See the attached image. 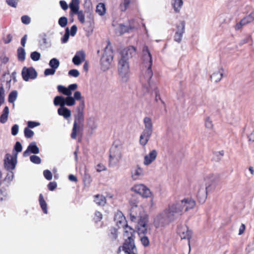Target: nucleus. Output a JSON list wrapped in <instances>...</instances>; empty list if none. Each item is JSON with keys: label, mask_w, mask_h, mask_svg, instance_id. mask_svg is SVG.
<instances>
[{"label": "nucleus", "mask_w": 254, "mask_h": 254, "mask_svg": "<svg viewBox=\"0 0 254 254\" xmlns=\"http://www.w3.org/2000/svg\"><path fill=\"white\" fill-rule=\"evenodd\" d=\"M126 228H128V230H125L124 234L125 242L123 246H120L119 248L123 250H127L130 252L131 254H137V249L134 241L135 232L128 225H126Z\"/></svg>", "instance_id": "nucleus-2"}, {"label": "nucleus", "mask_w": 254, "mask_h": 254, "mask_svg": "<svg viewBox=\"0 0 254 254\" xmlns=\"http://www.w3.org/2000/svg\"><path fill=\"white\" fill-rule=\"evenodd\" d=\"M94 201L98 205L103 206L106 203V198L102 195H96L95 196Z\"/></svg>", "instance_id": "nucleus-31"}, {"label": "nucleus", "mask_w": 254, "mask_h": 254, "mask_svg": "<svg viewBox=\"0 0 254 254\" xmlns=\"http://www.w3.org/2000/svg\"><path fill=\"white\" fill-rule=\"evenodd\" d=\"M58 91L64 95H71L72 92L68 90V87H66L63 85H59L57 86Z\"/></svg>", "instance_id": "nucleus-33"}, {"label": "nucleus", "mask_w": 254, "mask_h": 254, "mask_svg": "<svg viewBox=\"0 0 254 254\" xmlns=\"http://www.w3.org/2000/svg\"><path fill=\"white\" fill-rule=\"evenodd\" d=\"M65 97L62 96H57L54 98V104L56 106H60V108L65 106Z\"/></svg>", "instance_id": "nucleus-22"}, {"label": "nucleus", "mask_w": 254, "mask_h": 254, "mask_svg": "<svg viewBox=\"0 0 254 254\" xmlns=\"http://www.w3.org/2000/svg\"><path fill=\"white\" fill-rule=\"evenodd\" d=\"M39 203L41 206V208H42L43 212L45 214L48 213V210H47V204L46 201H45L44 199V197L42 195V194H40L39 195Z\"/></svg>", "instance_id": "nucleus-27"}, {"label": "nucleus", "mask_w": 254, "mask_h": 254, "mask_svg": "<svg viewBox=\"0 0 254 254\" xmlns=\"http://www.w3.org/2000/svg\"><path fill=\"white\" fill-rule=\"evenodd\" d=\"M22 76L24 80L27 81L31 79H35L37 76V73L33 67H24L22 70Z\"/></svg>", "instance_id": "nucleus-9"}, {"label": "nucleus", "mask_w": 254, "mask_h": 254, "mask_svg": "<svg viewBox=\"0 0 254 254\" xmlns=\"http://www.w3.org/2000/svg\"><path fill=\"white\" fill-rule=\"evenodd\" d=\"M96 11L101 16L104 15L106 12L105 4L103 3H99L96 6Z\"/></svg>", "instance_id": "nucleus-34"}, {"label": "nucleus", "mask_w": 254, "mask_h": 254, "mask_svg": "<svg viewBox=\"0 0 254 254\" xmlns=\"http://www.w3.org/2000/svg\"><path fill=\"white\" fill-rule=\"evenodd\" d=\"M131 190L139 194L144 197H148L151 195L150 190L142 184L134 186L131 188Z\"/></svg>", "instance_id": "nucleus-8"}, {"label": "nucleus", "mask_w": 254, "mask_h": 254, "mask_svg": "<svg viewBox=\"0 0 254 254\" xmlns=\"http://www.w3.org/2000/svg\"><path fill=\"white\" fill-rule=\"evenodd\" d=\"M172 5L176 13H179L183 5V0H172Z\"/></svg>", "instance_id": "nucleus-23"}, {"label": "nucleus", "mask_w": 254, "mask_h": 254, "mask_svg": "<svg viewBox=\"0 0 254 254\" xmlns=\"http://www.w3.org/2000/svg\"><path fill=\"white\" fill-rule=\"evenodd\" d=\"M28 150H30V153L37 154L39 153V148L37 146L35 142H32L29 144L28 146Z\"/></svg>", "instance_id": "nucleus-28"}, {"label": "nucleus", "mask_w": 254, "mask_h": 254, "mask_svg": "<svg viewBox=\"0 0 254 254\" xmlns=\"http://www.w3.org/2000/svg\"><path fill=\"white\" fill-rule=\"evenodd\" d=\"M84 12L87 14L86 17L89 19V22L91 23L93 21V16L92 13V6L89 0H84Z\"/></svg>", "instance_id": "nucleus-15"}, {"label": "nucleus", "mask_w": 254, "mask_h": 254, "mask_svg": "<svg viewBox=\"0 0 254 254\" xmlns=\"http://www.w3.org/2000/svg\"><path fill=\"white\" fill-rule=\"evenodd\" d=\"M69 30L68 27H66L65 30V33L64 35V36L61 39L62 43L64 44L66 43L69 39Z\"/></svg>", "instance_id": "nucleus-47"}, {"label": "nucleus", "mask_w": 254, "mask_h": 254, "mask_svg": "<svg viewBox=\"0 0 254 254\" xmlns=\"http://www.w3.org/2000/svg\"><path fill=\"white\" fill-rule=\"evenodd\" d=\"M13 177H14V174H13V172L9 171L8 173H7V175H6V177L5 178L4 180L6 181H7L8 183H9L10 182H11L12 180Z\"/></svg>", "instance_id": "nucleus-57"}, {"label": "nucleus", "mask_w": 254, "mask_h": 254, "mask_svg": "<svg viewBox=\"0 0 254 254\" xmlns=\"http://www.w3.org/2000/svg\"><path fill=\"white\" fill-rule=\"evenodd\" d=\"M157 152L156 150H152L148 155L145 156L144 164L148 165L153 162L156 158Z\"/></svg>", "instance_id": "nucleus-19"}, {"label": "nucleus", "mask_w": 254, "mask_h": 254, "mask_svg": "<svg viewBox=\"0 0 254 254\" xmlns=\"http://www.w3.org/2000/svg\"><path fill=\"white\" fill-rule=\"evenodd\" d=\"M4 161V167L7 170L15 169L17 163L15 156H12L9 154H6Z\"/></svg>", "instance_id": "nucleus-11"}, {"label": "nucleus", "mask_w": 254, "mask_h": 254, "mask_svg": "<svg viewBox=\"0 0 254 254\" xmlns=\"http://www.w3.org/2000/svg\"><path fill=\"white\" fill-rule=\"evenodd\" d=\"M58 113L60 116L64 117L65 119H67L71 116V111L65 106L59 108L58 109Z\"/></svg>", "instance_id": "nucleus-21"}, {"label": "nucleus", "mask_w": 254, "mask_h": 254, "mask_svg": "<svg viewBox=\"0 0 254 254\" xmlns=\"http://www.w3.org/2000/svg\"><path fill=\"white\" fill-rule=\"evenodd\" d=\"M56 72V70L53 68H47L44 71V74L46 76L49 75H54Z\"/></svg>", "instance_id": "nucleus-60"}, {"label": "nucleus", "mask_w": 254, "mask_h": 254, "mask_svg": "<svg viewBox=\"0 0 254 254\" xmlns=\"http://www.w3.org/2000/svg\"><path fill=\"white\" fill-rule=\"evenodd\" d=\"M132 0H123V2L120 5V9L121 11H125Z\"/></svg>", "instance_id": "nucleus-39"}, {"label": "nucleus", "mask_w": 254, "mask_h": 254, "mask_svg": "<svg viewBox=\"0 0 254 254\" xmlns=\"http://www.w3.org/2000/svg\"><path fill=\"white\" fill-rule=\"evenodd\" d=\"M148 222V216L146 215L139 216V219L138 222V226H146Z\"/></svg>", "instance_id": "nucleus-37"}, {"label": "nucleus", "mask_w": 254, "mask_h": 254, "mask_svg": "<svg viewBox=\"0 0 254 254\" xmlns=\"http://www.w3.org/2000/svg\"><path fill=\"white\" fill-rule=\"evenodd\" d=\"M144 128L145 129L153 130V124L150 118L145 117L143 119Z\"/></svg>", "instance_id": "nucleus-29"}, {"label": "nucleus", "mask_w": 254, "mask_h": 254, "mask_svg": "<svg viewBox=\"0 0 254 254\" xmlns=\"http://www.w3.org/2000/svg\"><path fill=\"white\" fill-rule=\"evenodd\" d=\"M121 157V155L120 152H118L117 154H113V149L111 150L110 152V162H111L112 160H115L114 163H116L119 161Z\"/></svg>", "instance_id": "nucleus-40"}, {"label": "nucleus", "mask_w": 254, "mask_h": 254, "mask_svg": "<svg viewBox=\"0 0 254 254\" xmlns=\"http://www.w3.org/2000/svg\"><path fill=\"white\" fill-rule=\"evenodd\" d=\"M25 51L23 48L19 47L17 49V58L19 61L23 62L25 59Z\"/></svg>", "instance_id": "nucleus-32"}, {"label": "nucleus", "mask_w": 254, "mask_h": 254, "mask_svg": "<svg viewBox=\"0 0 254 254\" xmlns=\"http://www.w3.org/2000/svg\"><path fill=\"white\" fill-rule=\"evenodd\" d=\"M68 20L65 16L60 17L58 20V24L62 27H64L67 24Z\"/></svg>", "instance_id": "nucleus-46"}, {"label": "nucleus", "mask_w": 254, "mask_h": 254, "mask_svg": "<svg viewBox=\"0 0 254 254\" xmlns=\"http://www.w3.org/2000/svg\"><path fill=\"white\" fill-rule=\"evenodd\" d=\"M8 195L7 190L5 188H2L0 190V201H5L7 200Z\"/></svg>", "instance_id": "nucleus-35"}, {"label": "nucleus", "mask_w": 254, "mask_h": 254, "mask_svg": "<svg viewBox=\"0 0 254 254\" xmlns=\"http://www.w3.org/2000/svg\"><path fill=\"white\" fill-rule=\"evenodd\" d=\"M113 51L110 41H107V45L105 48L104 53L100 60L101 69L103 71L108 69L113 59Z\"/></svg>", "instance_id": "nucleus-4"}, {"label": "nucleus", "mask_w": 254, "mask_h": 254, "mask_svg": "<svg viewBox=\"0 0 254 254\" xmlns=\"http://www.w3.org/2000/svg\"><path fill=\"white\" fill-rule=\"evenodd\" d=\"M77 27L75 25H72L70 28V31H69V35L71 36H74L77 32Z\"/></svg>", "instance_id": "nucleus-64"}, {"label": "nucleus", "mask_w": 254, "mask_h": 254, "mask_svg": "<svg viewBox=\"0 0 254 254\" xmlns=\"http://www.w3.org/2000/svg\"><path fill=\"white\" fill-rule=\"evenodd\" d=\"M19 130V126L18 125H14L11 127V134L15 136L16 135L18 132Z\"/></svg>", "instance_id": "nucleus-63"}, {"label": "nucleus", "mask_w": 254, "mask_h": 254, "mask_svg": "<svg viewBox=\"0 0 254 254\" xmlns=\"http://www.w3.org/2000/svg\"><path fill=\"white\" fill-rule=\"evenodd\" d=\"M217 183L214 181H211L210 182L207 183L204 186V187L207 190V192L209 193L213 190L216 188Z\"/></svg>", "instance_id": "nucleus-30"}, {"label": "nucleus", "mask_w": 254, "mask_h": 254, "mask_svg": "<svg viewBox=\"0 0 254 254\" xmlns=\"http://www.w3.org/2000/svg\"><path fill=\"white\" fill-rule=\"evenodd\" d=\"M109 237L111 241H114L116 240L118 237L117 230L114 228H111L110 229V233L109 234Z\"/></svg>", "instance_id": "nucleus-42"}, {"label": "nucleus", "mask_w": 254, "mask_h": 254, "mask_svg": "<svg viewBox=\"0 0 254 254\" xmlns=\"http://www.w3.org/2000/svg\"><path fill=\"white\" fill-rule=\"evenodd\" d=\"M21 21L24 24H28L30 23V18L27 15H23L21 17Z\"/></svg>", "instance_id": "nucleus-61"}, {"label": "nucleus", "mask_w": 254, "mask_h": 254, "mask_svg": "<svg viewBox=\"0 0 254 254\" xmlns=\"http://www.w3.org/2000/svg\"><path fill=\"white\" fill-rule=\"evenodd\" d=\"M79 74V72L76 69H72L68 71V75L74 77H78Z\"/></svg>", "instance_id": "nucleus-55"}, {"label": "nucleus", "mask_w": 254, "mask_h": 254, "mask_svg": "<svg viewBox=\"0 0 254 254\" xmlns=\"http://www.w3.org/2000/svg\"><path fill=\"white\" fill-rule=\"evenodd\" d=\"M153 130L144 129L140 136L139 142L142 146H145L149 141L152 134Z\"/></svg>", "instance_id": "nucleus-16"}, {"label": "nucleus", "mask_w": 254, "mask_h": 254, "mask_svg": "<svg viewBox=\"0 0 254 254\" xmlns=\"http://www.w3.org/2000/svg\"><path fill=\"white\" fill-rule=\"evenodd\" d=\"M30 57L33 61H37L40 59L41 54L37 51H34L31 53Z\"/></svg>", "instance_id": "nucleus-49"}, {"label": "nucleus", "mask_w": 254, "mask_h": 254, "mask_svg": "<svg viewBox=\"0 0 254 254\" xmlns=\"http://www.w3.org/2000/svg\"><path fill=\"white\" fill-rule=\"evenodd\" d=\"M119 73L125 81H127L129 73V64L128 61L120 60L118 67Z\"/></svg>", "instance_id": "nucleus-7"}, {"label": "nucleus", "mask_w": 254, "mask_h": 254, "mask_svg": "<svg viewBox=\"0 0 254 254\" xmlns=\"http://www.w3.org/2000/svg\"><path fill=\"white\" fill-rule=\"evenodd\" d=\"M60 63L59 60L57 58H53L49 62V65L51 68L55 69V70L57 69Z\"/></svg>", "instance_id": "nucleus-36"}, {"label": "nucleus", "mask_w": 254, "mask_h": 254, "mask_svg": "<svg viewBox=\"0 0 254 254\" xmlns=\"http://www.w3.org/2000/svg\"><path fill=\"white\" fill-rule=\"evenodd\" d=\"M114 220L119 228L122 227L124 228L125 231L128 230V228H126V225H127V224H126V218L121 211H119L115 214Z\"/></svg>", "instance_id": "nucleus-13"}, {"label": "nucleus", "mask_w": 254, "mask_h": 254, "mask_svg": "<svg viewBox=\"0 0 254 254\" xmlns=\"http://www.w3.org/2000/svg\"><path fill=\"white\" fill-rule=\"evenodd\" d=\"M148 85H149V88L150 89H153L154 90V92H155V101L156 102H158V100H160L162 103L163 104L164 106V108H165V111H166V106H165V103L163 101H162L161 99V98L160 97V95H159V91L158 90V88L157 87H156L153 84H151V81H150V84H149V83L148 82Z\"/></svg>", "instance_id": "nucleus-24"}, {"label": "nucleus", "mask_w": 254, "mask_h": 254, "mask_svg": "<svg viewBox=\"0 0 254 254\" xmlns=\"http://www.w3.org/2000/svg\"><path fill=\"white\" fill-rule=\"evenodd\" d=\"M178 215L176 211L172 208V205L158 214L154 218V224L156 228L164 227L173 221Z\"/></svg>", "instance_id": "nucleus-1"}, {"label": "nucleus", "mask_w": 254, "mask_h": 254, "mask_svg": "<svg viewBox=\"0 0 254 254\" xmlns=\"http://www.w3.org/2000/svg\"><path fill=\"white\" fill-rule=\"evenodd\" d=\"M30 160L31 162L36 164H39L41 162V158L39 156L34 155L30 157Z\"/></svg>", "instance_id": "nucleus-50"}, {"label": "nucleus", "mask_w": 254, "mask_h": 254, "mask_svg": "<svg viewBox=\"0 0 254 254\" xmlns=\"http://www.w3.org/2000/svg\"><path fill=\"white\" fill-rule=\"evenodd\" d=\"M84 122V112H77L75 116L71 137L75 139L77 134H79L82 131L83 123Z\"/></svg>", "instance_id": "nucleus-6"}, {"label": "nucleus", "mask_w": 254, "mask_h": 254, "mask_svg": "<svg viewBox=\"0 0 254 254\" xmlns=\"http://www.w3.org/2000/svg\"><path fill=\"white\" fill-rule=\"evenodd\" d=\"M186 23L185 21H181L179 25H177V31L174 35V41L180 43L182 41L183 34L185 31Z\"/></svg>", "instance_id": "nucleus-10"}, {"label": "nucleus", "mask_w": 254, "mask_h": 254, "mask_svg": "<svg viewBox=\"0 0 254 254\" xmlns=\"http://www.w3.org/2000/svg\"><path fill=\"white\" fill-rule=\"evenodd\" d=\"M73 98H74L75 101L76 100H77V101L80 100L81 101V100L83 99L81 96L80 92H79L78 91H76L74 93V96L73 97Z\"/></svg>", "instance_id": "nucleus-62"}, {"label": "nucleus", "mask_w": 254, "mask_h": 254, "mask_svg": "<svg viewBox=\"0 0 254 254\" xmlns=\"http://www.w3.org/2000/svg\"><path fill=\"white\" fill-rule=\"evenodd\" d=\"M207 193L208 192L204 186L203 185H200L197 193V199L200 203H203L205 201Z\"/></svg>", "instance_id": "nucleus-17"}, {"label": "nucleus", "mask_w": 254, "mask_h": 254, "mask_svg": "<svg viewBox=\"0 0 254 254\" xmlns=\"http://www.w3.org/2000/svg\"><path fill=\"white\" fill-rule=\"evenodd\" d=\"M17 91L16 90H13L11 91L9 95L8 98V100L9 103H13L16 99L17 97Z\"/></svg>", "instance_id": "nucleus-41"}, {"label": "nucleus", "mask_w": 254, "mask_h": 254, "mask_svg": "<svg viewBox=\"0 0 254 254\" xmlns=\"http://www.w3.org/2000/svg\"><path fill=\"white\" fill-rule=\"evenodd\" d=\"M70 9V14L73 13H77L79 9V0H71L69 4Z\"/></svg>", "instance_id": "nucleus-20"}, {"label": "nucleus", "mask_w": 254, "mask_h": 254, "mask_svg": "<svg viewBox=\"0 0 254 254\" xmlns=\"http://www.w3.org/2000/svg\"><path fill=\"white\" fill-rule=\"evenodd\" d=\"M85 54L83 51H77L73 58H72V61L73 63L76 65H78L81 64V63L85 61Z\"/></svg>", "instance_id": "nucleus-18"}, {"label": "nucleus", "mask_w": 254, "mask_h": 254, "mask_svg": "<svg viewBox=\"0 0 254 254\" xmlns=\"http://www.w3.org/2000/svg\"><path fill=\"white\" fill-rule=\"evenodd\" d=\"M138 234L140 236L141 235H144L147 233L146 226H138Z\"/></svg>", "instance_id": "nucleus-53"}, {"label": "nucleus", "mask_w": 254, "mask_h": 254, "mask_svg": "<svg viewBox=\"0 0 254 254\" xmlns=\"http://www.w3.org/2000/svg\"><path fill=\"white\" fill-rule=\"evenodd\" d=\"M140 241L141 242L142 244L144 247L148 246L149 244V239H148V237L145 236H140Z\"/></svg>", "instance_id": "nucleus-52"}, {"label": "nucleus", "mask_w": 254, "mask_h": 254, "mask_svg": "<svg viewBox=\"0 0 254 254\" xmlns=\"http://www.w3.org/2000/svg\"><path fill=\"white\" fill-rule=\"evenodd\" d=\"M142 60L143 64L147 69L144 75V79L150 84V80L151 79L153 72L151 70V66L152 65V60L151 55L149 51L148 48L145 46L142 49Z\"/></svg>", "instance_id": "nucleus-3"}, {"label": "nucleus", "mask_w": 254, "mask_h": 254, "mask_svg": "<svg viewBox=\"0 0 254 254\" xmlns=\"http://www.w3.org/2000/svg\"><path fill=\"white\" fill-rule=\"evenodd\" d=\"M8 114L9 108L7 106H5L3 110L2 114L0 116V122L1 124H4L7 122Z\"/></svg>", "instance_id": "nucleus-25"}, {"label": "nucleus", "mask_w": 254, "mask_h": 254, "mask_svg": "<svg viewBox=\"0 0 254 254\" xmlns=\"http://www.w3.org/2000/svg\"><path fill=\"white\" fill-rule=\"evenodd\" d=\"M73 14L77 15L78 19L81 23L84 24L85 23V15L83 10H78L77 13H73Z\"/></svg>", "instance_id": "nucleus-45"}, {"label": "nucleus", "mask_w": 254, "mask_h": 254, "mask_svg": "<svg viewBox=\"0 0 254 254\" xmlns=\"http://www.w3.org/2000/svg\"><path fill=\"white\" fill-rule=\"evenodd\" d=\"M85 107V104L84 99L80 101L79 106L77 107V112H84V109Z\"/></svg>", "instance_id": "nucleus-59"}, {"label": "nucleus", "mask_w": 254, "mask_h": 254, "mask_svg": "<svg viewBox=\"0 0 254 254\" xmlns=\"http://www.w3.org/2000/svg\"><path fill=\"white\" fill-rule=\"evenodd\" d=\"M195 205V201L191 198H185L180 202L172 204V208L174 209L178 216L182 214V212L184 210L187 211L190 209L193 208Z\"/></svg>", "instance_id": "nucleus-5"}, {"label": "nucleus", "mask_w": 254, "mask_h": 254, "mask_svg": "<svg viewBox=\"0 0 254 254\" xmlns=\"http://www.w3.org/2000/svg\"><path fill=\"white\" fill-rule=\"evenodd\" d=\"M135 54V49L133 46L128 47L124 49L121 53V60L128 61Z\"/></svg>", "instance_id": "nucleus-14"}, {"label": "nucleus", "mask_w": 254, "mask_h": 254, "mask_svg": "<svg viewBox=\"0 0 254 254\" xmlns=\"http://www.w3.org/2000/svg\"><path fill=\"white\" fill-rule=\"evenodd\" d=\"M129 31L128 27L125 25L124 24H120V35H122L126 32Z\"/></svg>", "instance_id": "nucleus-54"}, {"label": "nucleus", "mask_w": 254, "mask_h": 254, "mask_svg": "<svg viewBox=\"0 0 254 254\" xmlns=\"http://www.w3.org/2000/svg\"><path fill=\"white\" fill-rule=\"evenodd\" d=\"M178 233L180 234V236L182 239H187L188 240V243L189 245L190 250V240L192 236V232L189 229V228L186 226H183L178 229Z\"/></svg>", "instance_id": "nucleus-12"}, {"label": "nucleus", "mask_w": 254, "mask_h": 254, "mask_svg": "<svg viewBox=\"0 0 254 254\" xmlns=\"http://www.w3.org/2000/svg\"><path fill=\"white\" fill-rule=\"evenodd\" d=\"M40 124L39 122L34 121H28L27 122V126L28 128H34L36 127L40 126Z\"/></svg>", "instance_id": "nucleus-58"}, {"label": "nucleus", "mask_w": 254, "mask_h": 254, "mask_svg": "<svg viewBox=\"0 0 254 254\" xmlns=\"http://www.w3.org/2000/svg\"><path fill=\"white\" fill-rule=\"evenodd\" d=\"M39 38L41 39V40H39V44L40 46H45L48 44V42L47 41V35L46 33H43L39 35Z\"/></svg>", "instance_id": "nucleus-44"}, {"label": "nucleus", "mask_w": 254, "mask_h": 254, "mask_svg": "<svg viewBox=\"0 0 254 254\" xmlns=\"http://www.w3.org/2000/svg\"><path fill=\"white\" fill-rule=\"evenodd\" d=\"M24 133L25 136L27 138H31L34 135V132L28 127L24 128Z\"/></svg>", "instance_id": "nucleus-51"}, {"label": "nucleus", "mask_w": 254, "mask_h": 254, "mask_svg": "<svg viewBox=\"0 0 254 254\" xmlns=\"http://www.w3.org/2000/svg\"><path fill=\"white\" fill-rule=\"evenodd\" d=\"M43 175H44L45 178L47 180H48L49 181L52 180V174L51 172V171H50L49 170H46L44 171Z\"/></svg>", "instance_id": "nucleus-56"}, {"label": "nucleus", "mask_w": 254, "mask_h": 254, "mask_svg": "<svg viewBox=\"0 0 254 254\" xmlns=\"http://www.w3.org/2000/svg\"><path fill=\"white\" fill-rule=\"evenodd\" d=\"M222 69L214 72L210 76L211 79L215 82H218L221 79L223 76V73L221 71Z\"/></svg>", "instance_id": "nucleus-26"}, {"label": "nucleus", "mask_w": 254, "mask_h": 254, "mask_svg": "<svg viewBox=\"0 0 254 254\" xmlns=\"http://www.w3.org/2000/svg\"><path fill=\"white\" fill-rule=\"evenodd\" d=\"M65 106H72L75 105V101L74 98L71 95H67L66 97L65 98Z\"/></svg>", "instance_id": "nucleus-38"}, {"label": "nucleus", "mask_w": 254, "mask_h": 254, "mask_svg": "<svg viewBox=\"0 0 254 254\" xmlns=\"http://www.w3.org/2000/svg\"><path fill=\"white\" fill-rule=\"evenodd\" d=\"M249 23V22L246 18L244 17L243 18L239 23H238L235 26V29L236 30H239L242 26L245 25L246 24Z\"/></svg>", "instance_id": "nucleus-48"}, {"label": "nucleus", "mask_w": 254, "mask_h": 254, "mask_svg": "<svg viewBox=\"0 0 254 254\" xmlns=\"http://www.w3.org/2000/svg\"><path fill=\"white\" fill-rule=\"evenodd\" d=\"M22 146L21 144V143L19 141H17L14 146L13 148V151H15V153L14 154V156L15 157H17V155L18 153L22 151Z\"/></svg>", "instance_id": "nucleus-43"}]
</instances>
